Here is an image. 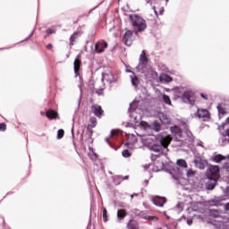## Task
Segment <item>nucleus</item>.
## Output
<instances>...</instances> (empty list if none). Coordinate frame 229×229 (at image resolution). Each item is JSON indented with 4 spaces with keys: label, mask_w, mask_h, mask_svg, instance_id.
I'll use <instances>...</instances> for the list:
<instances>
[{
    "label": "nucleus",
    "mask_w": 229,
    "mask_h": 229,
    "mask_svg": "<svg viewBox=\"0 0 229 229\" xmlns=\"http://www.w3.org/2000/svg\"><path fill=\"white\" fill-rule=\"evenodd\" d=\"M171 140H173V138L165 132L158 136L148 135L142 138L144 146H151L152 151L157 153H165L167 146L171 144Z\"/></svg>",
    "instance_id": "obj_1"
},
{
    "label": "nucleus",
    "mask_w": 229,
    "mask_h": 229,
    "mask_svg": "<svg viewBox=\"0 0 229 229\" xmlns=\"http://www.w3.org/2000/svg\"><path fill=\"white\" fill-rule=\"evenodd\" d=\"M207 176L209 179L210 182H208L207 189L208 191H214L216 183L219 180V166L211 165L207 171Z\"/></svg>",
    "instance_id": "obj_2"
},
{
    "label": "nucleus",
    "mask_w": 229,
    "mask_h": 229,
    "mask_svg": "<svg viewBox=\"0 0 229 229\" xmlns=\"http://www.w3.org/2000/svg\"><path fill=\"white\" fill-rule=\"evenodd\" d=\"M129 19L131 22L135 33H142V31H144L146 28H148V24H146V20H144L138 14H130Z\"/></svg>",
    "instance_id": "obj_3"
},
{
    "label": "nucleus",
    "mask_w": 229,
    "mask_h": 229,
    "mask_svg": "<svg viewBox=\"0 0 229 229\" xmlns=\"http://www.w3.org/2000/svg\"><path fill=\"white\" fill-rule=\"evenodd\" d=\"M137 102H132L130 105L129 110L131 112L130 117L132 119V123H135L136 124H140L142 123V116L140 114L137 113Z\"/></svg>",
    "instance_id": "obj_4"
},
{
    "label": "nucleus",
    "mask_w": 229,
    "mask_h": 229,
    "mask_svg": "<svg viewBox=\"0 0 229 229\" xmlns=\"http://www.w3.org/2000/svg\"><path fill=\"white\" fill-rule=\"evenodd\" d=\"M148 57H146V53L142 51L141 55H140V63L137 66V69L140 72H148Z\"/></svg>",
    "instance_id": "obj_5"
},
{
    "label": "nucleus",
    "mask_w": 229,
    "mask_h": 229,
    "mask_svg": "<svg viewBox=\"0 0 229 229\" xmlns=\"http://www.w3.org/2000/svg\"><path fill=\"white\" fill-rule=\"evenodd\" d=\"M182 101L184 103H189V105H194L196 96L191 90H187L182 94Z\"/></svg>",
    "instance_id": "obj_6"
},
{
    "label": "nucleus",
    "mask_w": 229,
    "mask_h": 229,
    "mask_svg": "<svg viewBox=\"0 0 229 229\" xmlns=\"http://www.w3.org/2000/svg\"><path fill=\"white\" fill-rule=\"evenodd\" d=\"M108 47V43H106L105 40H100L95 44L94 51L95 53H105V49Z\"/></svg>",
    "instance_id": "obj_7"
},
{
    "label": "nucleus",
    "mask_w": 229,
    "mask_h": 229,
    "mask_svg": "<svg viewBox=\"0 0 229 229\" xmlns=\"http://www.w3.org/2000/svg\"><path fill=\"white\" fill-rule=\"evenodd\" d=\"M131 37H133V32L131 30H127L123 38V42L125 44V46H131Z\"/></svg>",
    "instance_id": "obj_8"
},
{
    "label": "nucleus",
    "mask_w": 229,
    "mask_h": 229,
    "mask_svg": "<svg viewBox=\"0 0 229 229\" xmlns=\"http://www.w3.org/2000/svg\"><path fill=\"white\" fill-rule=\"evenodd\" d=\"M126 72H131L130 78L131 85H133V87H139L140 81L137 75H135V72H133L131 70H126Z\"/></svg>",
    "instance_id": "obj_9"
},
{
    "label": "nucleus",
    "mask_w": 229,
    "mask_h": 229,
    "mask_svg": "<svg viewBox=\"0 0 229 229\" xmlns=\"http://www.w3.org/2000/svg\"><path fill=\"white\" fill-rule=\"evenodd\" d=\"M197 115L199 119H208L210 117V113L207 109H198Z\"/></svg>",
    "instance_id": "obj_10"
},
{
    "label": "nucleus",
    "mask_w": 229,
    "mask_h": 229,
    "mask_svg": "<svg viewBox=\"0 0 229 229\" xmlns=\"http://www.w3.org/2000/svg\"><path fill=\"white\" fill-rule=\"evenodd\" d=\"M165 201V198L164 197L156 196L153 199V203L156 205V207H164Z\"/></svg>",
    "instance_id": "obj_11"
},
{
    "label": "nucleus",
    "mask_w": 229,
    "mask_h": 229,
    "mask_svg": "<svg viewBox=\"0 0 229 229\" xmlns=\"http://www.w3.org/2000/svg\"><path fill=\"white\" fill-rule=\"evenodd\" d=\"M91 110L97 117H101V115H103V109L101 108V106H99V105L92 106Z\"/></svg>",
    "instance_id": "obj_12"
},
{
    "label": "nucleus",
    "mask_w": 229,
    "mask_h": 229,
    "mask_svg": "<svg viewBox=\"0 0 229 229\" xmlns=\"http://www.w3.org/2000/svg\"><path fill=\"white\" fill-rule=\"evenodd\" d=\"M102 81H107V83H114V73L112 72L103 73Z\"/></svg>",
    "instance_id": "obj_13"
},
{
    "label": "nucleus",
    "mask_w": 229,
    "mask_h": 229,
    "mask_svg": "<svg viewBox=\"0 0 229 229\" xmlns=\"http://www.w3.org/2000/svg\"><path fill=\"white\" fill-rule=\"evenodd\" d=\"M194 164L199 169H205V165H207V161L201 159L200 157H196L194 160Z\"/></svg>",
    "instance_id": "obj_14"
},
{
    "label": "nucleus",
    "mask_w": 229,
    "mask_h": 229,
    "mask_svg": "<svg viewBox=\"0 0 229 229\" xmlns=\"http://www.w3.org/2000/svg\"><path fill=\"white\" fill-rule=\"evenodd\" d=\"M96 124H98V121L96 118H91L90 123H89L87 130L89 133V137L94 133V131H92V128H96Z\"/></svg>",
    "instance_id": "obj_15"
},
{
    "label": "nucleus",
    "mask_w": 229,
    "mask_h": 229,
    "mask_svg": "<svg viewBox=\"0 0 229 229\" xmlns=\"http://www.w3.org/2000/svg\"><path fill=\"white\" fill-rule=\"evenodd\" d=\"M159 80H160V81H163L164 83H170V81H173V78H171V76H169L165 73H162L159 76Z\"/></svg>",
    "instance_id": "obj_16"
},
{
    "label": "nucleus",
    "mask_w": 229,
    "mask_h": 229,
    "mask_svg": "<svg viewBox=\"0 0 229 229\" xmlns=\"http://www.w3.org/2000/svg\"><path fill=\"white\" fill-rule=\"evenodd\" d=\"M213 162H216V164H219L222 160H226V157L217 154L212 157Z\"/></svg>",
    "instance_id": "obj_17"
},
{
    "label": "nucleus",
    "mask_w": 229,
    "mask_h": 229,
    "mask_svg": "<svg viewBox=\"0 0 229 229\" xmlns=\"http://www.w3.org/2000/svg\"><path fill=\"white\" fill-rule=\"evenodd\" d=\"M47 117H48V119H56V117H58V113L53 109H50L47 112Z\"/></svg>",
    "instance_id": "obj_18"
},
{
    "label": "nucleus",
    "mask_w": 229,
    "mask_h": 229,
    "mask_svg": "<svg viewBox=\"0 0 229 229\" xmlns=\"http://www.w3.org/2000/svg\"><path fill=\"white\" fill-rule=\"evenodd\" d=\"M216 108L218 111L219 117H223V115H225V114H226V108H225V106H223V105L218 104Z\"/></svg>",
    "instance_id": "obj_19"
},
{
    "label": "nucleus",
    "mask_w": 229,
    "mask_h": 229,
    "mask_svg": "<svg viewBox=\"0 0 229 229\" xmlns=\"http://www.w3.org/2000/svg\"><path fill=\"white\" fill-rule=\"evenodd\" d=\"M73 65H74V72L76 76H78V72L80 71V66L81 65V62H80L79 59H75Z\"/></svg>",
    "instance_id": "obj_20"
},
{
    "label": "nucleus",
    "mask_w": 229,
    "mask_h": 229,
    "mask_svg": "<svg viewBox=\"0 0 229 229\" xmlns=\"http://www.w3.org/2000/svg\"><path fill=\"white\" fill-rule=\"evenodd\" d=\"M159 119H160L161 123H163V124H169V123H171V118H169L165 114L160 115Z\"/></svg>",
    "instance_id": "obj_21"
},
{
    "label": "nucleus",
    "mask_w": 229,
    "mask_h": 229,
    "mask_svg": "<svg viewBox=\"0 0 229 229\" xmlns=\"http://www.w3.org/2000/svg\"><path fill=\"white\" fill-rule=\"evenodd\" d=\"M209 216L211 217H220L221 212H219L217 209H209Z\"/></svg>",
    "instance_id": "obj_22"
},
{
    "label": "nucleus",
    "mask_w": 229,
    "mask_h": 229,
    "mask_svg": "<svg viewBox=\"0 0 229 229\" xmlns=\"http://www.w3.org/2000/svg\"><path fill=\"white\" fill-rule=\"evenodd\" d=\"M127 228L128 229H139V225L135 221L131 220L127 224Z\"/></svg>",
    "instance_id": "obj_23"
},
{
    "label": "nucleus",
    "mask_w": 229,
    "mask_h": 229,
    "mask_svg": "<svg viewBox=\"0 0 229 229\" xmlns=\"http://www.w3.org/2000/svg\"><path fill=\"white\" fill-rule=\"evenodd\" d=\"M117 217H118V219H124L126 217V210L118 209Z\"/></svg>",
    "instance_id": "obj_24"
},
{
    "label": "nucleus",
    "mask_w": 229,
    "mask_h": 229,
    "mask_svg": "<svg viewBox=\"0 0 229 229\" xmlns=\"http://www.w3.org/2000/svg\"><path fill=\"white\" fill-rule=\"evenodd\" d=\"M163 167H164V164H162L160 162H156L153 171H155L156 173H158V171L163 169Z\"/></svg>",
    "instance_id": "obj_25"
},
{
    "label": "nucleus",
    "mask_w": 229,
    "mask_h": 229,
    "mask_svg": "<svg viewBox=\"0 0 229 229\" xmlns=\"http://www.w3.org/2000/svg\"><path fill=\"white\" fill-rule=\"evenodd\" d=\"M177 165H179V167H183L184 169H187V162H185V160L183 159H178Z\"/></svg>",
    "instance_id": "obj_26"
},
{
    "label": "nucleus",
    "mask_w": 229,
    "mask_h": 229,
    "mask_svg": "<svg viewBox=\"0 0 229 229\" xmlns=\"http://www.w3.org/2000/svg\"><path fill=\"white\" fill-rule=\"evenodd\" d=\"M143 218L147 221H152L154 223H157V221H158V217L153 216H145Z\"/></svg>",
    "instance_id": "obj_27"
},
{
    "label": "nucleus",
    "mask_w": 229,
    "mask_h": 229,
    "mask_svg": "<svg viewBox=\"0 0 229 229\" xmlns=\"http://www.w3.org/2000/svg\"><path fill=\"white\" fill-rule=\"evenodd\" d=\"M81 35V33L80 32H74L73 35L70 38V42H72V44L73 42H76V38H78V37H80Z\"/></svg>",
    "instance_id": "obj_28"
},
{
    "label": "nucleus",
    "mask_w": 229,
    "mask_h": 229,
    "mask_svg": "<svg viewBox=\"0 0 229 229\" xmlns=\"http://www.w3.org/2000/svg\"><path fill=\"white\" fill-rule=\"evenodd\" d=\"M122 155L124 157V158H130V157H131V153L128 149L123 150Z\"/></svg>",
    "instance_id": "obj_29"
},
{
    "label": "nucleus",
    "mask_w": 229,
    "mask_h": 229,
    "mask_svg": "<svg viewBox=\"0 0 229 229\" xmlns=\"http://www.w3.org/2000/svg\"><path fill=\"white\" fill-rule=\"evenodd\" d=\"M163 101L165 105H171V98H169V96L167 95L163 96Z\"/></svg>",
    "instance_id": "obj_30"
},
{
    "label": "nucleus",
    "mask_w": 229,
    "mask_h": 229,
    "mask_svg": "<svg viewBox=\"0 0 229 229\" xmlns=\"http://www.w3.org/2000/svg\"><path fill=\"white\" fill-rule=\"evenodd\" d=\"M175 210L177 212H182V210H183V203H178L176 206H175Z\"/></svg>",
    "instance_id": "obj_31"
},
{
    "label": "nucleus",
    "mask_w": 229,
    "mask_h": 229,
    "mask_svg": "<svg viewBox=\"0 0 229 229\" xmlns=\"http://www.w3.org/2000/svg\"><path fill=\"white\" fill-rule=\"evenodd\" d=\"M89 157L91 160H98V154L94 153V151H91V153L89 154Z\"/></svg>",
    "instance_id": "obj_32"
},
{
    "label": "nucleus",
    "mask_w": 229,
    "mask_h": 229,
    "mask_svg": "<svg viewBox=\"0 0 229 229\" xmlns=\"http://www.w3.org/2000/svg\"><path fill=\"white\" fill-rule=\"evenodd\" d=\"M106 208H104L103 209V213H102V216H103V219H104V222L106 223L108 221V216H106Z\"/></svg>",
    "instance_id": "obj_33"
},
{
    "label": "nucleus",
    "mask_w": 229,
    "mask_h": 229,
    "mask_svg": "<svg viewBox=\"0 0 229 229\" xmlns=\"http://www.w3.org/2000/svg\"><path fill=\"white\" fill-rule=\"evenodd\" d=\"M64 130L60 129V130L57 131V137H58L59 139H62V138L64 137Z\"/></svg>",
    "instance_id": "obj_34"
},
{
    "label": "nucleus",
    "mask_w": 229,
    "mask_h": 229,
    "mask_svg": "<svg viewBox=\"0 0 229 229\" xmlns=\"http://www.w3.org/2000/svg\"><path fill=\"white\" fill-rule=\"evenodd\" d=\"M188 178L191 177V176H194V171L192 170H188L187 173H186Z\"/></svg>",
    "instance_id": "obj_35"
},
{
    "label": "nucleus",
    "mask_w": 229,
    "mask_h": 229,
    "mask_svg": "<svg viewBox=\"0 0 229 229\" xmlns=\"http://www.w3.org/2000/svg\"><path fill=\"white\" fill-rule=\"evenodd\" d=\"M0 130L2 131H4V130H6V124L5 123H0Z\"/></svg>",
    "instance_id": "obj_36"
},
{
    "label": "nucleus",
    "mask_w": 229,
    "mask_h": 229,
    "mask_svg": "<svg viewBox=\"0 0 229 229\" xmlns=\"http://www.w3.org/2000/svg\"><path fill=\"white\" fill-rule=\"evenodd\" d=\"M174 171H177V174L178 176H180L182 174V172H180V168L178 166H176L175 168H174Z\"/></svg>",
    "instance_id": "obj_37"
},
{
    "label": "nucleus",
    "mask_w": 229,
    "mask_h": 229,
    "mask_svg": "<svg viewBox=\"0 0 229 229\" xmlns=\"http://www.w3.org/2000/svg\"><path fill=\"white\" fill-rule=\"evenodd\" d=\"M155 131H160V125L159 124H156L154 127Z\"/></svg>",
    "instance_id": "obj_38"
},
{
    "label": "nucleus",
    "mask_w": 229,
    "mask_h": 229,
    "mask_svg": "<svg viewBox=\"0 0 229 229\" xmlns=\"http://www.w3.org/2000/svg\"><path fill=\"white\" fill-rule=\"evenodd\" d=\"M47 35H53V33H55V30H51V29H48V30H47Z\"/></svg>",
    "instance_id": "obj_39"
},
{
    "label": "nucleus",
    "mask_w": 229,
    "mask_h": 229,
    "mask_svg": "<svg viewBox=\"0 0 229 229\" xmlns=\"http://www.w3.org/2000/svg\"><path fill=\"white\" fill-rule=\"evenodd\" d=\"M200 97L202 98V99H205V100H208V98L207 97V95H205V94H203V93L200 94Z\"/></svg>",
    "instance_id": "obj_40"
},
{
    "label": "nucleus",
    "mask_w": 229,
    "mask_h": 229,
    "mask_svg": "<svg viewBox=\"0 0 229 229\" xmlns=\"http://www.w3.org/2000/svg\"><path fill=\"white\" fill-rule=\"evenodd\" d=\"M225 210L229 211V202L224 205Z\"/></svg>",
    "instance_id": "obj_41"
},
{
    "label": "nucleus",
    "mask_w": 229,
    "mask_h": 229,
    "mask_svg": "<svg viewBox=\"0 0 229 229\" xmlns=\"http://www.w3.org/2000/svg\"><path fill=\"white\" fill-rule=\"evenodd\" d=\"M187 225H188L189 226H191V225H192V219H188V220H187Z\"/></svg>",
    "instance_id": "obj_42"
},
{
    "label": "nucleus",
    "mask_w": 229,
    "mask_h": 229,
    "mask_svg": "<svg viewBox=\"0 0 229 229\" xmlns=\"http://www.w3.org/2000/svg\"><path fill=\"white\" fill-rule=\"evenodd\" d=\"M97 93L98 94V96H101L103 95V89H99L97 91Z\"/></svg>",
    "instance_id": "obj_43"
},
{
    "label": "nucleus",
    "mask_w": 229,
    "mask_h": 229,
    "mask_svg": "<svg viewBox=\"0 0 229 229\" xmlns=\"http://www.w3.org/2000/svg\"><path fill=\"white\" fill-rule=\"evenodd\" d=\"M117 133V131H111V137H114V135H115Z\"/></svg>",
    "instance_id": "obj_44"
},
{
    "label": "nucleus",
    "mask_w": 229,
    "mask_h": 229,
    "mask_svg": "<svg viewBox=\"0 0 229 229\" xmlns=\"http://www.w3.org/2000/svg\"><path fill=\"white\" fill-rule=\"evenodd\" d=\"M53 47V45L49 44L47 46V49H51Z\"/></svg>",
    "instance_id": "obj_45"
},
{
    "label": "nucleus",
    "mask_w": 229,
    "mask_h": 229,
    "mask_svg": "<svg viewBox=\"0 0 229 229\" xmlns=\"http://www.w3.org/2000/svg\"><path fill=\"white\" fill-rule=\"evenodd\" d=\"M106 142H107V144H110V140L108 138H106Z\"/></svg>",
    "instance_id": "obj_46"
},
{
    "label": "nucleus",
    "mask_w": 229,
    "mask_h": 229,
    "mask_svg": "<svg viewBox=\"0 0 229 229\" xmlns=\"http://www.w3.org/2000/svg\"><path fill=\"white\" fill-rule=\"evenodd\" d=\"M222 142H225V137L221 138Z\"/></svg>",
    "instance_id": "obj_47"
},
{
    "label": "nucleus",
    "mask_w": 229,
    "mask_h": 229,
    "mask_svg": "<svg viewBox=\"0 0 229 229\" xmlns=\"http://www.w3.org/2000/svg\"><path fill=\"white\" fill-rule=\"evenodd\" d=\"M154 12H155L156 15H158V13H157V10H155V7H154Z\"/></svg>",
    "instance_id": "obj_48"
},
{
    "label": "nucleus",
    "mask_w": 229,
    "mask_h": 229,
    "mask_svg": "<svg viewBox=\"0 0 229 229\" xmlns=\"http://www.w3.org/2000/svg\"><path fill=\"white\" fill-rule=\"evenodd\" d=\"M164 13V9H162L161 11H160V13Z\"/></svg>",
    "instance_id": "obj_49"
},
{
    "label": "nucleus",
    "mask_w": 229,
    "mask_h": 229,
    "mask_svg": "<svg viewBox=\"0 0 229 229\" xmlns=\"http://www.w3.org/2000/svg\"><path fill=\"white\" fill-rule=\"evenodd\" d=\"M125 180H128V176H125V178H124Z\"/></svg>",
    "instance_id": "obj_50"
},
{
    "label": "nucleus",
    "mask_w": 229,
    "mask_h": 229,
    "mask_svg": "<svg viewBox=\"0 0 229 229\" xmlns=\"http://www.w3.org/2000/svg\"><path fill=\"white\" fill-rule=\"evenodd\" d=\"M227 123H229V117L227 118Z\"/></svg>",
    "instance_id": "obj_51"
},
{
    "label": "nucleus",
    "mask_w": 229,
    "mask_h": 229,
    "mask_svg": "<svg viewBox=\"0 0 229 229\" xmlns=\"http://www.w3.org/2000/svg\"><path fill=\"white\" fill-rule=\"evenodd\" d=\"M175 180H178V177H174Z\"/></svg>",
    "instance_id": "obj_52"
},
{
    "label": "nucleus",
    "mask_w": 229,
    "mask_h": 229,
    "mask_svg": "<svg viewBox=\"0 0 229 229\" xmlns=\"http://www.w3.org/2000/svg\"><path fill=\"white\" fill-rule=\"evenodd\" d=\"M134 196H135V195H131V198H132V199H133V197H134Z\"/></svg>",
    "instance_id": "obj_53"
},
{
    "label": "nucleus",
    "mask_w": 229,
    "mask_h": 229,
    "mask_svg": "<svg viewBox=\"0 0 229 229\" xmlns=\"http://www.w3.org/2000/svg\"><path fill=\"white\" fill-rule=\"evenodd\" d=\"M225 168H227V169H228V166H226V165H225Z\"/></svg>",
    "instance_id": "obj_54"
},
{
    "label": "nucleus",
    "mask_w": 229,
    "mask_h": 229,
    "mask_svg": "<svg viewBox=\"0 0 229 229\" xmlns=\"http://www.w3.org/2000/svg\"><path fill=\"white\" fill-rule=\"evenodd\" d=\"M32 35H33V34H30V37H32Z\"/></svg>",
    "instance_id": "obj_55"
},
{
    "label": "nucleus",
    "mask_w": 229,
    "mask_h": 229,
    "mask_svg": "<svg viewBox=\"0 0 229 229\" xmlns=\"http://www.w3.org/2000/svg\"><path fill=\"white\" fill-rule=\"evenodd\" d=\"M227 158L229 159V155L227 156Z\"/></svg>",
    "instance_id": "obj_56"
},
{
    "label": "nucleus",
    "mask_w": 229,
    "mask_h": 229,
    "mask_svg": "<svg viewBox=\"0 0 229 229\" xmlns=\"http://www.w3.org/2000/svg\"><path fill=\"white\" fill-rule=\"evenodd\" d=\"M164 215L165 216V212H164Z\"/></svg>",
    "instance_id": "obj_57"
}]
</instances>
